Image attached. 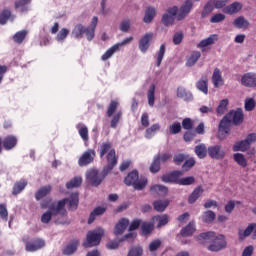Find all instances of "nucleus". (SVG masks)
<instances>
[{
  "mask_svg": "<svg viewBox=\"0 0 256 256\" xmlns=\"http://www.w3.org/2000/svg\"><path fill=\"white\" fill-rule=\"evenodd\" d=\"M65 205H68L72 211L77 209L79 205V194L73 193L69 199L59 201H44L40 204L41 209H47L41 216V223L47 224L54 221L58 225H65L67 223V210Z\"/></svg>",
  "mask_w": 256,
  "mask_h": 256,
  "instance_id": "1",
  "label": "nucleus"
},
{
  "mask_svg": "<svg viewBox=\"0 0 256 256\" xmlns=\"http://www.w3.org/2000/svg\"><path fill=\"white\" fill-rule=\"evenodd\" d=\"M98 151L101 159H103V157L107 155L108 165L104 167L103 173L104 175H108L109 172L113 171V167L117 165V156L115 154V149H113V144H111V142L109 141L103 142L100 145V148Z\"/></svg>",
  "mask_w": 256,
  "mask_h": 256,
  "instance_id": "2",
  "label": "nucleus"
},
{
  "mask_svg": "<svg viewBox=\"0 0 256 256\" xmlns=\"http://www.w3.org/2000/svg\"><path fill=\"white\" fill-rule=\"evenodd\" d=\"M203 239L204 241H211L212 243L209 246V251H221V249H225L227 247V241L225 240V236L218 234L215 232H206L202 233L199 236V240Z\"/></svg>",
  "mask_w": 256,
  "mask_h": 256,
  "instance_id": "3",
  "label": "nucleus"
},
{
  "mask_svg": "<svg viewBox=\"0 0 256 256\" xmlns=\"http://www.w3.org/2000/svg\"><path fill=\"white\" fill-rule=\"evenodd\" d=\"M124 182L126 185H133L134 189H137L138 191L147 187V178H139V173L135 170L127 175Z\"/></svg>",
  "mask_w": 256,
  "mask_h": 256,
  "instance_id": "4",
  "label": "nucleus"
},
{
  "mask_svg": "<svg viewBox=\"0 0 256 256\" xmlns=\"http://www.w3.org/2000/svg\"><path fill=\"white\" fill-rule=\"evenodd\" d=\"M103 235H105V230H103V228H97L89 231L86 236V241L83 243L84 247H96V245L101 243Z\"/></svg>",
  "mask_w": 256,
  "mask_h": 256,
  "instance_id": "5",
  "label": "nucleus"
},
{
  "mask_svg": "<svg viewBox=\"0 0 256 256\" xmlns=\"http://www.w3.org/2000/svg\"><path fill=\"white\" fill-rule=\"evenodd\" d=\"M251 143H255V136L252 134H249L246 139L237 141L232 146V151L235 153L241 151L242 153H245L249 147H251Z\"/></svg>",
  "mask_w": 256,
  "mask_h": 256,
  "instance_id": "6",
  "label": "nucleus"
},
{
  "mask_svg": "<svg viewBox=\"0 0 256 256\" xmlns=\"http://www.w3.org/2000/svg\"><path fill=\"white\" fill-rule=\"evenodd\" d=\"M175 21H177V6L168 8L162 16V23L165 27L175 25Z\"/></svg>",
  "mask_w": 256,
  "mask_h": 256,
  "instance_id": "7",
  "label": "nucleus"
},
{
  "mask_svg": "<svg viewBox=\"0 0 256 256\" xmlns=\"http://www.w3.org/2000/svg\"><path fill=\"white\" fill-rule=\"evenodd\" d=\"M106 175L107 174H105L103 170L102 175H99V171L95 169H91L86 172L87 181H89V183H91V185H93L94 187L101 185V181L105 179Z\"/></svg>",
  "mask_w": 256,
  "mask_h": 256,
  "instance_id": "8",
  "label": "nucleus"
},
{
  "mask_svg": "<svg viewBox=\"0 0 256 256\" xmlns=\"http://www.w3.org/2000/svg\"><path fill=\"white\" fill-rule=\"evenodd\" d=\"M153 37H155V34L153 32H147L140 38L138 42V48L141 53L149 51V48L151 47V41H153Z\"/></svg>",
  "mask_w": 256,
  "mask_h": 256,
  "instance_id": "9",
  "label": "nucleus"
},
{
  "mask_svg": "<svg viewBox=\"0 0 256 256\" xmlns=\"http://www.w3.org/2000/svg\"><path fill=\"white\" fill-rule=\"evenodd\" d=\"M191 9H193V2L191 0L184 2L180 9L177 8V21L185 20L191 13Z\"/></svg>",
  "mask_w": 256,
  "mask_h": 256,
  "instance_id": "10",
  "label": "nucleus"
},
{
  "mask_svg": "<svg viewBox=\"0 0 256 256\" xmlns=\"http://www.w3.org/2000/svg\"><path fill=\"white\" fill-rule=\"evenodd\" d=\"M211 81L215 89H221V87L225 85V78H223V72L221 71V69H214Z\"/></svg>",
  "mask_w": 256,
  "mask_h": 256,
  "instance_id": "11",
  "label": "nucleus"
},
{
  "mask_svg": "<svg viewBox=\"0 0 256 256\" xmlns=\"http://www.w3.org/2000/svg\"><path fill=\"white\" fill-rule=\"evenodd\" d=\"M226 119H230V121H233L234 125H241V123H243V119H244L243 109L238 108L236 110L230 111L226 115Z\"/></svg>",
  "mask_w": 256,
  "mask_h": 256,
  "instance_id": "12",
  "label": "nucleus"
},
{
  "mask_svg": "<svg viewBox=\"0 0 256 256\" xmlns=\"http://www.w3.org/2000/svg\"><path fill=\"white\" fill-rule=\"evenodd\" d=\"M229 127H231V119L227 118V115L221 120L219 125L218 137L219 139H225L223 135H229Z\"/></svg>",
  "mask_w": 256,
  "mask_h": 256,
  "instance_id": "13",
  "label": "nucleus"
},
{
  "mask_svg": "<svg viewBox=\"0 0 256 256\" xmlns=\"http://www.w3.org/2000/svg\"><path fill=\"white\" fill-rule=\"evenodd\" d=\"M43 247H45V240L41 238H36L30 242H26V251L30 253L39 251V249H43Z\"/></svg>",
  "mask_w": 256,
  "mask_h": 256,
  "instance_id": "14",
  "label": "nucleus"
},
{
  "mask_svg": "<svg viewBox=\"0 0 256 256\" xmlns=\"http://www.w3.org/2000/svg\"><path fill=\"white\" fill-rule=\"evenodd\" d=\"M208 155L211 159H224L225 150L220 145L210 146L208 148Z\"/></svg>",
  "mask_w": 256,
  "mask_h": 256,
  "instance_id": "15",
  "label": "nucleus"
},
{
  "mask_svg": "<svg viewBox=\"0 0 256 256\" xmlns=\"http://www.w3.org/2000/svg\"><path fill=\"white\" fill-rule=\"evenodd\" d=\"M241 85L244 87H256V72L245 73L241 77Z\"/></svg>",
  "mask_w": 256,
  "mask_h": 256,
  "instance_id": "16",
  "label": "nucleus"
},
{
  "mask_svg": "<svg viewBox=\"0 0 256 256\" xmlns=\"http://www.w3.org/2000/svg\"><path fill=\"white\" fill-rule=\"evenodd\" d=\"M94 159H95V150H87L82 154V156L78 160V165L80 167H85V165H89V163H93Z\"/></svg>",
  "mask_w": 256,
  "mask_h": 256,
  "instance_id": "17",
  "label": "nucleus"
},
{
  "mask_svg": "<svg viewBox=\"0 0 256 256\" xmlns=\"http://www.w3.org/2000/svg\"><path fill=\"white\" fill-rule=\"evenodd\" d=\"M183 175V172L181 171H174L170 174H165L161 177V181L163 183H176L178 185L179 178Z\"/></svg>",
  "mask_w": 256,
  "mask_h": 256,
  "instance_id": "18",
  "label": "nucleus"
},
{
  "mask_svg": "<svg viewBox=\"0 0 256 256\" xmlns=\"http://www.w3.org/2000/svg\"><path fill=\"white\" fill-rule=\"evenodd\" d=\"M129 227V219L121 218L114 227V235H123Z\"/></svg>",
  "mask_w": 256,
  "mask_h": 256,
  "instance_id": "19",
  "label": "nucleus"
},
{
  "mask_svg": "<svg viewBox=\"0 0 256 256\" xmlns=\"http://www.w3.org/2000/svg\"><path fill=\"white\" fill-rule=\"evenodd\" d=\"M153 225H156L158 229L165 227L169 223V216L167 214L157 215L152 218Z\"/></svg>",
  "mask_w": 256,
  "mask_h": 256,
  "instance_id": "20",
  "label": "nucleus"
},
{
  "mask_svg": "<svg viewBox=\"0 0 256 256\" xmlns=\"http://www.w3.org/2000/svg\"><path fill=\"white\" fill-rule=\"evenodd\" d=\"M204 192H205V189H203V186L196 187L188 197V203H190V205H193V203H195L197 199L202 197Z\"/></svg>",
  "mask_w": 256,
  "mask_h": 256,
  "instance_id": "21",
  "label": "nucleus"
},
{
  "mask_svg": "<svg viewBox=\"0 0 256 256\" xmlns=\"http://www.w3.org/2000/svg\"><path fill=\"white\" fill-rule=\"evenodd\" d=\"M86 27L83 24H76L71 31V37L74 39H83V35H85Z\"/></svg>",
  "mask_w": 256,
  "mask_h": 256,
  "instance_id": "22",
  "label": "nucleus"
},
{
  "mask_svg": "<svg viewBox=\"0 0 256 256\" xmlns=\"http://www.w3.org/2000/svg\"><path fill=\"white\" fill-rule=\"evenodd\" d=\"M159 131H161V125L159 123H155L146 129L144 137L146 139H153V137H155Z\"/></svg>",
  "mask_w": 256,
  "mask_h": 256,
  "instance_id": "23",
  "label": "nucleus"
},
{
  "mask_svg": "<svg viewBox=\"0 0 256 256\" xmlns=\"http://www.w3.org/2000/svg\"><path fill=\"white\" fill-rule=\"evenodd\" d=\"M251 233H255V223L249 224L245 230L238 231V237L240 241L247 239L251 235Z\"/></svg>",
  "mask_w": 256,
  "mask_h": 256,
  "instance_id": "24",
  "label": "nucleus"
},
{
  "mask_svg": "<svg viewBox=\"0 0 256 256\" xmlns=\"http://www.w3.org/2000/svg\"><path fill=\"white\" fill-rule=\"evenodd\" d=\"M150 191L153 195H159L160 197H165V195H167V193H169V189L163 185H153L150 188Z\"/></svg>",
  "mask_w": 256,
  "mask_h": 256,
  "instance_id": "25",
  "label": "nucleus"
},
{
  "mask_svg": "<svg viewBox=\"0 0 256 256\" xmlns=\"http://www.w3.org/2000/svg\"><path fill=\"white\" fill-rule=\"evenodd\" d=\"M201 59V52L195 51L192 52L190 55L186 58V67H193Z\"/></svg>",
  "mask_w": 256,
  "mask_h": 256,
  "instance_id": "26",
  "label": "nucleus"
},
{
  "mask_svg": "<svg viewBox=\"0 0 256 256\" xmlns=\"http://www.w3.org/2000/svg\"><path fill=\"white\" fill-rule=\"evenodd\" d=\"M177 97L183 99V101H193V94L187 91L184 87H179L177 89Z\"/></svg>",
  "mask_w": 256,
  "mask_h": 256,
  "instance_id": "27",
  "label": "nucleus"
},
{
  "mask_svg": "<svg viewBox=\"0 0 256 256\" xmlns=\"http://www.w3.org/2000/svg\"><path fill=\"white\" fill-rule=\"evenodd\" d=\"M233 159L235 161V163H237V165H239V167H243L245 169V167H248L249 162L247 161V158L245 157V155L243 153H235L233 155Z\"/></svg>",
  "mask_w": 256,
  "mask_h": 256,
  "instance_id": "28",
  "label": "nucleus"
},
{
  "mask_svg": "<svg viewBox=\"0 0 256 256\" xmlns=\"http://www.w3.org/2000/svg\"><path fill=\"white\" fill-rule=\"evenodd\" d=\"M240 9H243V5L239 2H234L231 5L225 7L223 11L228 15H233L235 13H239Z\"/></svg>",
  "mask_w": 256,
  "mask_h": 256,
  "instance_id": "29",
  "label": "nucleus"
},
{
  "mask_svg": "<svg viewBox=\"0 0 256 256\" xmlns=\"http://www.w3.org/2000/svg\"><path fill=\"white\" fill-rule=\"evenodd\" d=\"M219 36L217 34H212L208 38H205L202 40L199 44L198 47L200 49H203V47H209V45H213L215 41H218Z\"/></svg>",
  "mask_w": 256,
  "mask_h": 256,
  "instance_id": "30",
  "label": "nucleus"
},
{
  "mask_svg": "<svg viewBox=\"0 0 256 256\" xmlns=\"http://www.w3.org/2000/svg\"><path fill=\"white\" fill-rule=\"evenodd\" d=\"M209 80L207 79V77L200 79L197 84L196 87L199 91H201L202 93H204V95H207L209 93Z\"/></svg>",
  "mask_w": 256,
  "mask_h": 256,
  "instance_id": "31",
  "label": "nucleus"
},
{
  "mask_svg": "<svg viewBox=\"0 0 256 256\" xmlns=\"http://www.w3.org/2000/svg\"><path fill=\"white\" fill-rule=\"evenodd\" d=\"M169 203H171L169 200H157L153 203L154 209L158 211V213H163V211L169 207Z\"/></svg>",
  "mask_w": 256,
  "mask_h": 256,
  "instance_id": "32",
  "label": "nucleus"
},
{
  "mask_svg": "<svg viewBox=\"0 0 256 256\" xmlns=\"http://www.w3.org/2000/svg\"><path fill=\"white\" fill-rule=\"evenodd\" d=\"M105 211H107V208L99 206L96 207L90 214V217L88 219V223L91 224L93 223V221H95V219L97 217H99V215H103V213H105Z\"/></svg>",
  "mask_w": 256,
  "mask_h": 256,
  "instance_id": "33",
  "label": "nucleus"
},
{
  "mask_svg": "<svg viewBox=\"0 0 256 256\" xmlns=\"http://www.w3.org/2000/svg\"><path fill=\"white\" fill-rule=\"evenodd\" d=\"M25 187H27V180L22 179L14 184V187L12 189V195H19Z\"/></svg>",
  "mask_w": 256,
  "mask_h": 256,
  "instance_id": "34",
  "label": "nucleus"
},
{
  "mask_svg": "<svg viewBox=\"0 0 256 256\" xmlns=\"http://www.w3.org/2000/svg\"><path fill=\"white\" fill-rule=\"evenodd\" d=\"M4 149L7 151L13 149L15 145H17V137L15 136H7L3 141Z\"/></svg>",
  "mask_w": 256,
  "mask_h": 256,
  "instance_id": "35",
  "label": "nucleus"
},
{
  "mask_svg": "<svg viewBox=\"0 0 256 256\" xmlns=\"http://www.w3.org/2000/svg\"><path fill=\"white\" fill-rule=\"evenodd\" d=\"M155 84H151L147 91V99L149 107H154L155 105Z\"/></svg>",
  "mask_w": 256,
  "mask_h": 256,
  "instance_id": "36",
  "label": "nucleus"
},
{
  "mask_svg": "<svg viewBox=\"0 0 256 256\" xmlns=\"http://www.w3.org/2000/svg\"><path fill=\"white\" fill-rule=\"evenodd\" d=\"M77 129L81 139L85 141V143H87V141H89V129L87 128V126L79 124L77 126Z\"/></svg>",
  "mask_w": 256,
  "mask_h": 256,
  "instance_id": "37",
  "label": "nucleus"
},
{
  "mask_svg": "<svg viewBox=\"0 0 256 256\" xmlns=\"http://www.w3.org/2000/svg\"><path fill=\"white\" fill-rule=\"evenodd\" d=\"M77 247H79V241L74 240L64 248V255H73L77 251Z\"/></svg>",
  "mask_w": 256,
  "mask_h": 256,
  "instance_id": "38",
  "label": "nucleus"
},
{
  "mask_svg": "<svg viewBox=\"0 0 256 256\" xmlns=\"http://www.w3.org/2000/svg\"><path fill=\"white\" fill-rule=\"evenodd\" d=\"M31 3V0H17L15 2V7L18 11L21 13H25L27 9H29V4Z\"/></svg>",
  "mask_w": 256,
  "mask_h": 256,
  "instance_id": "39",
  "label": "nucleus"
},
{
  "mask_svg": "<svg viewBox=\"0 0 256 256\" xmlns=\"http://www.w3.org/2000/svg\"><path fill=\"white\" fill-rule=\"evenodd\" d=\"M156 11L153 7H148L145 11V15L143 18L144 23H151L153 19H155Z\"/></svg>",
  "mask_w": 256,
  "mask_h": 256,
  "instance_id": "40",
  "label": "nucleus"
},
{
  "mask_svg": "<svg viewBox=\"0 0 256 256\" xmlns=\"http://www.w3.org/2000/svg\"><path fill=\"white\" fill-rule=\"evenodd\" d=\"M227 107H229V99L225 98L221 100L216 108L217 115H224L227 111Z\"/></svg>",
  "mask_w": 256,
  "mask_h": 256,
  "instance_id": "41",
  "label": "nucleus"
},
{
  "mask_svg": "<svg viewBox=\"0 0 256 256\" xmlns=\"http://www.w3.org/2000/svg\"><path fill=\"white\" fill-rule=\"evenodd\" d=\"M50 193H51V186H44L36 192L35 198L37 201H40V199H43V197H47V195Z\"/></svg>",
  "mask_w": 256,
  "mask_h": 256,
  "instance_id": "42",
  "label": "nucleus"
},
{
  "mask_svg": "<svg viewBox=\"0 0 256 256\" xmlns=\"http://www.w3.org/2000/svg\"><path fill=\"white\" fill-rule=\"evenodd\" d=\"M81 183H83V179L80 176H76L66 183V187L67 189H75L80 187Z\"/></svg>",
  "mask_w": 256,
  "mask_h": 256,
  "instance_id": "43",
  "label": "nucleus"
},
{
  "mask_svg": "<svg viewBox=\"0 0 256 256\" xmlns=\"http://www.w3.org/2000/svg\"><path fill=\"white\" fill-rule=\"evenodd\" d=\"M207 146L200 144L195 147V153L199 159H205L207 157Z\"/></svg>",
  "mask_w": 256,
  "mask_h": 256,
  "instance_id": "44",
  "label": "nucleus"
},
{
  "mask_svg": "<svg viewBox=\"0 0 256 256\" xmlns=\"http://www.w3.org/2000/svg\"><path fill=\"white\" fill-rule=\"evenodd\" d=\"M119 51L118 46H116L115 44L110 47L102 56H101V60L102 61H107L109 59H111L112 55H115V53H117Z\"/></svg>",
  "mask_w": 256,
  "mask_h": 256,
  "instance_id": "45",
  "label": "nucleus"
},
{
  "mask_svg": "<svg viewBox=\"0 0 256 256\" xmlns=\"http://www.w3.org/2000/svg\"><path fill=\"white\" fill-rule=\"evenodd\" d=\"M69 33L70 31L67 28L60 29V31L56 35V41H58V43H65V39L69 37Z\"/></svg>",
  "mask_w": 256,
  "mask_h": 256,
  "instance_id": "46",
  "label": "nucleus"
},
{
  "mask_svg": "<svg viewBox=\"0 0 256 256\" xmlns=\"http://www.w3.org/2000/svg\"><path fill=\"white\" fill-rule=\"evenodd\" d=\"M154 226L155 225L153 224V221L152 222H142L141 223L142 235H149L153 231Z\"/></svg>",
  "mask_w": 256,
  "mask_h": 256,
  "instance_id": "47",
  "label": "nucleus"
},
{
  "mask_svg": "<svg viewBox=\"0 0 256 256\" xmlns=\"http://www.w3.org/2000/svg\"><path fill=\"white\" fill-rule=\"evenodd\" d=\"M215 217H217L215 212H213L211 210H208V211L203 213L202 221L204 223H213V221H215Z\"/></svg>",
  "mask_w": 256,
  "mask_h": 256,
  "instance_id": "48",
  "label": "nucleus"
},
{
  "mask_svg": "<svg viewBox=\"0 0 256 256\" xmlns=\"http://www.w3.org/2000/svg\"><path fill=\"white\" fill-rule=\"evenodd\" d=\"M234 25L238 29H247V27H249V21L243 17H239L234 20Z\"/></svg>",
  "mask_w": 256,
  "mask_h": 256,
  "instance_id": "49",
  "label": "nucleus"
},
{
  "mask_svg": "<svg viewBox=\"0 0 256 256\" xmlns=\"http://www.w3.org/2000/svg\"><path fill=\"white\" fill-rule=\"evenodd\" d=\"M195 233V224L190 223L185 228L181 230V235L183 237H189V235H193Z\"/></svg>",
  "mask_w": 256,
  "mask_h": 256,
  "instance_id": "50",
  "label": "nucleus"
},
{
  "mask_svg": "<svg viewBox=\"0 0 256 256\" xmlns=\"http://www.w3.org/2000/svg\"><path fill=\"white\" fill-rule=\"evenodd\" d=\"M193 183H195V177L193 176L178 178V185L189 186L193 185Z\"/></svg>",
  "mask_w": 256,
  "mask_h": 256,
  "instance_id": "51",
  "label": "nucleus"
},
{
  "mask_svg": "<svg viewBox=\"0 0 256 256\" xmlns=\"http://www.w3.org/2000/svg\"><path fill=\"white\" fill-rule=\"evenodd\" d=\"M165 51H166L165 44L160 45L159 51L157 53V62H156L157 67L161 66L163 57H165Z\"/></svg>",
  "mask_w": 256,
  "mask_h": 256,
  "instance_id": "52",
  "label": "nucleus"
},
{
  "mask_svg": "<svg viewBox=\"0 0 256 256\" xmlns=\"http://www.w3.org/2000/svg\"><path fill=\"white\" fill-rule=\"evenodd\" d=\"M118 107H119V102H117V100H112L108 106L107 117H112L113 113L117 111Z\"/></svg>",
  "mask_w": 256,
  "mask_h": 256,
  "instance_id": "53",
  "label": "nucleus"
},
{
  "mask_svg": "<svg viewBox=\"0 0 256 256\" xmlns=\"http://www.w3.org/2000/svg\"><path fill=\"white\" fill-rule=\"evenodd\" d=\"M162 243L163 242L161 241V239H155V240L151 241L148 246L150 253H155V251H157V249H159V247H161Z\"/></svg>",
  "mask_w": 256,
  "mask_h": 256,
  "instance_id": "54",
  "label": "nucleus"
},
{
  "mask_svg": "<svg viewBox=\"0 0 256 256\" xmlns=\"http://www.w3.org/2000/svg\"><path fill=\"white\" fill-rule=\"evenodd\" d=\"M9 19L13 21V18H11V12L9 10H4L0 15V25H5Z\"/></svg>",
  "mask_w": 256,
  "mask_h": 256,
  "instance_id": "55",
  "label": "nucleus"
},
{
  "mask_svg": "<svg viewBox=\"0 0 256 256\" xmlns=\"http://www.w3.org/2000/svg\"><path fill=\"white\" fill-rule=\"evenodd\" d=\"M159 169H161V162L159 161V156H156L150 166V171L151 173H157Z\"/></svg>",
  "mask_w": 256,
  "mask_h": 256,
  "instance_id": "56",
  "label": "nucleus"
},
{
  "mask_svg": "<svg viewBox=\"0 0 256 256\" xmlns=\"http://www.w3.org/2000/svg\"><path fill=\"white\" fill-rule=\"evenodd\" d=\"M25 37H27V31L22 30V31L17 32L14 35L13 39H14L15 43H23Z\"/></svg>",
  "mask_w": 256,
  "mask_h": 256,
  "instance_id": "57",
  "label": "nucleus"
},
{
  "mask_svg": "<svg viewBox=\"0 0 256 256\" xmlns=\"http://www.w3.org/2000/svg\"><path fill=\"white\" fill-rule=\"evenodd\" d=\"M169 132L171 135H177L178 133H181V123L174 122L172 125L169 126Z\"/></svg>",
  "mask_w": 256,
  "mask_h": 256,
  "instance_id": "58",
  "label": "nucleus"
},
{
  "mask_svg": "<svg viewBox=\"0 0 256 256\" xmlns=\"http://www.w3.org/2000/svg\"><path fill=\"white\" fill-rule=\"evenodd\" d=\"M255 105H256L255 99L246 98L245 104H244L246 111H253L255 109Z\"/></svg>",
  "mask_w": 256,
  "mask_h": 256,
  "instance_id": "59",
  "label": "nucleus"
},
{
  "mask_svg": "<svg viewBox=\"0 0 256 256\" xmlns=\"http://www.w3.org/2000/svg\"><path fill=\"white\" fill-rule=\"evenodd\" d=\"M84 35H86L87 41H93L95 39V28L86 27Z\"/></svg>",
  "mask_w": 256,
  "mask_h": 256,
  "instance_id": "60",
  "label": "nucleus"
},
{
  "mask_svg": "<svg viewBox=\"0 0 256 256\" xmlns=\"http://www.w3.org/2000/svg\"><path fill=\"white\" fill-rule=\"evenodd\" d=\"M121 115H122L121 111H119L113 116V118L110 122V127H112V129H117V125H118L119 121H121Z\"/></svg>",
  "mask_w": 256,
  "mask_h": 256,
  "instance_id": "61",
  "label": "nucleus"
},
{
  "mask_svg": "<svg viewBox=\"0 0 256 256\" xmlns=\"http://www.w3.org/2000/svg\"><path fill=\"white\" fill-rule=\"evenodd\" d=\"M141 255H143V248H141L140 246L132 247L128 252V256H141Z\"/></svg>",
  "mask_w": 256,
  "mask_h": 256,
  "instance_id": "62",
  "label": "nucleus"
},
{
  "mask_svg": "<svg viewBox=\"0 0 256 256\" xmlns=\"http://www.w3.org/2000/svg\"><path fill=\"white\" fill-rule=\"evenodd\" d=\"M137 237V233L130 231V233L126 234L123 236V238H121L119 240L120 243H122V241H135V238Z\"/></svg>",
  "mask_w": 256,
  "mask_h": 256,
  "instance_id": "63",
  "label": "nucleus"
},
{
  "mask_svg": "<svg viewBox=\"0 0 256 256\" xmlns=\"http://www.w3.org/2000/svg\"><path fill=\"white\" fill-rule=\"evenodd\" d=\"M182 127L186 129V131H191V129H193V120H191V118H185L182 121Z\"/></svg>",
  "mask_w": 256,
  "mask_h": 256,
  "instance_id": "64",
  "label": "nucleus"
}]
</instances>
